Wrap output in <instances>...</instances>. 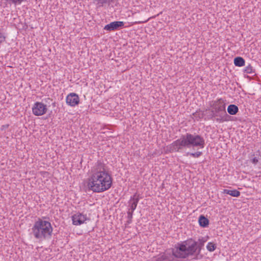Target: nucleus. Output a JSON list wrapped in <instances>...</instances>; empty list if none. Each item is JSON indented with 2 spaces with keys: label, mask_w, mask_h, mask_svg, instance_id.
Segmentation results:
<instances>
[{
  "label": "nucleus",
  "mask_w": 261,
  "mask_h": 261,
  "mask_svg": "<svg viewBox=\"0 0 261 261\" xmlns=\"http://www.w3.org/2000/svg\"><path fill=\"white\" fill-rule=\"evenodd\" d=\"M113 184V178L106 164L98 160L92 167L87 186L90 190L101 193L110 189Z\"/></svg>",
  "instance_id": "nucleus-1"
},
{
  "label": "nucleus",
  "mask_w": 261,
  "mask_h": 261,
  "mask_svg": "<svg viewBox=\"0 0 261 261\" xmlns=\"http://www.w3.org/2000/svg\"><path fill=\"white\" fill-rule=\"evenodd\" d=\"M205 145L204 138L194 133H186L181 135L179 139L174 141L167 146V150L172 152H181L184 149L191 148H203Z\"/></svg>",
  "instance_id": "nucleus-2"
},
{
  "label": "nucleus",
  "mask_w": 261,
  "mask_h": 261,
  "mask_svg": "<svg viewBox=\"0 0 261 261\" xmlns=\"http://www.w3.org/2000/svg\"><path fill=\"white\" fill-rule=\"evenodd\" d=\"M32 230V234L39 242L50 239L51 237L53 228L50 222L38 218L34 222Z\"/></svg>",
  "instance_id": "nucleus-3"
},
{
  "label": "nucleus",
  "mask_w": 261,
  "mask_h": 261,
  "mask_svg": "<svg viewBox=\"0 0 261 261\" xmlns=\"http://www.w3.org/2000/svg\"><path fill=\"white\" fill-rule=\"evenodd\" d=\"M173 254L176 257L185 259L190 256L196 255L198 258L197 241L190 239L177 243L174 246Z\"/></svg>",
  "instance_id": "nucleus-4"
},
{
  "label": "nucleus",
  "mask_w": 261,
  "mask_h": 261,
  "mask_svg": "<svg viewBox=\"0 0 261 261\" xmlns=\"http://www.w3.org/2000/svg\"><path fill=\"white\" fill-rule=\"evenodd\" d=\"M211 107L213 117H217L216 119L217 122H222L227 120L226 117H228V115L225 110V103L222 98L214 101Z\"/></svg>",
  "instance_id": "nucleus-5"
},
{
  "label": "nucleus",
  "mask_w": 261,
  "mask_h": 261,
  "mask_svg": "<svg viewBox=\"0 0 261 261\" xmlns=\"http://www.w3.org/2000/svg\"><path fill=\"white\" fill-rule=\"evenodd\" d=\"M47 111V106L41 102H36L32 107V113L36 116L45 114Z\"/></svg>",
  "instance_id": "nucleus-6"
},
{
  "label": "nucleus",
  "mask_w": 261,
  "mask_h": 261,
  "mask_svg": "<svg viewBox=\"0 0 261 261\" xmlns=\"http://www.w3.org/2000/svg\"><path fill=\"white\" fill-rule=\"evenodd\" d=\"M174 247L172 249V253H164L158 256L156 259V261H178L179 257H176L173 254Z\"/></svg>",
  "instance_id": "nucleus-7"
},
{
  "label": "nucleus",
  "mask_w": 261,
  "mask_h": 261,
  "mask_svg": "<svg viewBox=\"0 0 261 261\" xmlns=\"http://www.w3.org/2000/svg\"><path fill=\"white\" fill-rule=\"evenodd\" d=\"M140 198V194L137 192H136L133 196H132L128 201V210L134 212L137 206Z\"/></svg>",
  "instance_id": "nucleus-8"
},
{
  "label": "nucleus",
  "mask_w": 261,
  "mask_h": 261,
  "mask_svg": "<svg viewBox=\"0 0 261 261\" xmlns=\"http://www.w3.org/2000/svg\"><path fill=\"white\" fill-rule=\"evenodd\" d=\"M67 105L71 107H75L80 102V98L77 94L75 93H70L68 94L66 98Z\"/></svg>",
  "instance_id": "nucleus-9"
},
{
  "label": "nucleus",
  "mask_w": 261,
  "mask_h": 261,
  "mask_svg": "<svg viewBox=\"0 0 261 261\" xmlns=\"http://www.w3.org/2000/svg\"><path fill=\"white\" fill-rule=\"evenodd\" d=\"M87 219V216L80 213L75 214L72 216V223L75 225H80L83 224Z\"/></svg>",
  "instance_id": "nucleus-10"
},
{
  "label": "nucleus",
  "mask_w": 261,
  "mask_h": 261,
  "mask_svg": "<svg viewBox=\"0 0 261 261\" xmlns=\"http://www.w3.org/2000/svg\"><path fill=\"white\" fill-rule=\"evenodd\" d=\"M124 25V22L120 21H116L112 22L104 27V30L108 31H114L117 30L120 28L123 27Z\"/></svg>",
  "instance_id": "nucleus-11"
},
{
  "label": "nucleus",
  "mask_w": 261,
  "mask_h": 261,
  "mask_svg": "<svg viewBox=\"0 0 261 261\" xmlns=\"http://www.w3.org/2000/svg\"><path fill=\"white\" fill-rule=\"evenodd\" d=\"M198 222L201 227H206L209 224V220L204 216L200 215L199 217Z\"/></svg>",
  "instance_id": "nucleus-12"
},
{
  "label": "nucleus",
  "mask_w": 261,
  "mask_h": 261,
  "mask_svg": "<svg viewBox=\"0 0 261 261\" xmlns=\"http://www.w3.org/2000/svg\"><path fill=\"white\" fill-rule=\"evenodd\" d=\"M223 193L236 197H239L241 194L237 190H230L228 189H224Z\"/></svg>",
  "instance_id": "nucleus-13"
},
{
  "label": "nucleus",
  "mask_w": 261,
  "mask_h": 261,
  "mask_svg": "<svg viewBox=\"0 0 261 261\" xmlns=\"http://www.w3.org/2000/svg\"><path fill=\"white\" fill-rule=\"evenodd\" d=\"M238 107L235 105H230L227 108V112L230 115H234L238 112Z\"/></svg>",
  "instance_id": "nucleus-14"
},
{
  "label": "nucleus",
  "mask_w": 261,
  "mask_h": 261,
  "mask_svg": "<svg viewBox=\"0 0 261 261\" xmlns=\"http://www.w3.org/2000/svg\"><path fill=\"white\" fill-rule=\"evenodd\" d=\"M234 64L236 66L242 67L245 65V60L241 57H237L234 59Z\"/></svg>",
  "instance_id": "nucleus-15"
},
{
  "label": "nucleus",
  "mask_w": 261,
  "mask_h": 261,
  "mask_svg": "<svg viewBox=\"0 0 261 261\" xmlns=\"http://www.w3.org/2000/svg\"><path fill=\"white\" fill-rule=\"evenodd\" d=\"M206 241V239L204 238H202L201 239H198V241L197 242L198 254H200L201 249L204 246V243Z\"/></svg>",
  "instance_id": "nucleus-16"
},
{
  "label": "nucleus",
  "mask_w": 261,
  "mask_h": 261,
  "mask_svg": "<svg viewBox=\"0 0 261 261\" xmlns=\"http://www.w3.org/2000/svg\"><path fill=\"white\" fill-rule=\"evenodd\" d=\"M216 244L213 242H208L206 245V249L210 252H213L216 249Z\"/></svg>",
  "instance_id": "nucleus-17"
},
{
  "label": "nucleus",
  "mask_w": 261,
  "mask_h": 261,
  "mask_svg": "<svg viewBox=\"0 0 261 261\" xmlns=\"http://www.w3.org/2000/svg\"><path fill=\"white\" fill-rule=\"evenodd\" d=\"M244 72L248 74H252L255 73V69L251 64L247 65L244 70Z\"/></svg>",
  "instance_id": "nucleus-18"
},
{
  "label": "nucleus",
  "mask_w": 261,
  "mask_h": 261,
  "mask_svg": "<svg viewBox=\"0 0 261 261\" xmlns=\"http://www.w3.org/2000/svg\"><path fill=\"white\" fill-rule=\"evenodd\" d=\"M97 2V4L100 6H103V5L106 4L107 3H110V2H113L115 0H94Z\"/></svg>",
  "instance_id": "nucleus-19"
},
{
  "label": "nucleus",
  "mask_w": 261,
  "mask_h": 261,
  "mask_svg": "<svg viewBox=\"0 0 261 261\" xmlns=\"http://www.w3.org/2000/svg\"><path fill=\"white\" fill-rule=\"evenodd\" d=\"M9 4H13L15 5H20L21 3L24 1V0H5Z\"/></svg>",
  "instance_id": "nucleus-20"
},
{
  "label": "nucleus",
  "mask_w": 261,
  "mask_h": 261,
  "mask_svg": "<svg viewBox=\"0 0 261 261\" xmlns=\"http://www.w3.org/2000/svg\"><path fill=\"white\" fill-rule=\"evenodd\" d=\"M191 156L193 157V158H199V156H200L202 154V152L201 151H197V152H195L194 153H188Z\"/></svg>",
  "instance_id": "nucleus-21"
},
{
  "label": "nucleus",
  "mask_w": 261,
  "mask_h": 261,
  "mask_svg": "<svg viewBox=\"0 0 261 261\" xmlns=\"http://www.w3.org/2000/svg\"><path fill=\"white\" fill-rule=\"evenodd\" d=\"M134 212L132 211L128 210L127 212V219H132Z\"/></svg>",
  "instance_id": "nucleus-22"
},
{
  "label": "nucleus",
  "mask_w": 261,
  "mask_h": 261,
  "mask_svg": "<svg viewBox=\"0 0 261 261\" xmlns=\"http://www.w3.org/2000/svg\"><path fill=\"white\" fill-rule=\"evenodd\" d=\"M6 40L4 34L0 31V43L4 42Z\"/></svg>",
  "instance_id": "nucleus-23"
},
{
  "label": "nucleus",
  "mask_w": 261,
  "mask_h": 261,
  "mask_svg": "<svg viewBox=\"0 0 261 261\" xmlns=\"http://www.w3.org/2000/svg\"><path fill=\"white\" fill-rule=\"evenodd\" d=\"M251 162L252 163L255 165L258 162V160L256 157H254L251 160Z\"/></svg>",
  "instance_id": "nucleus-24"
},
{
  "label": "nucleus",
  "mask_w": 261,
  "mask_h": 261,
  "mask_svg": "<svg viewBox=\"0 0 261 261\" xmlns=\"http://www.w3.org/2000/svg\"><path fill=\"white\" fill-rule=\"evenodd\" d=\"M9 126V124H5V125H3L2 126H1V129L2 130H3L7 128H8Z\"/></svg>",
  "instance_id": "nucleus-25"
},
{
  "label": "nucleus",
  "mask_w": 261,
  "mask_h": 261,
  "mask_svg": "<svg viewBox=\"0 0 261 261\" xmlns=\"http://www.w3.org/2000/svg\"><path fill=\"white\" fill-rule=\"evenodd\" d=\"M132 222V219H128V220L127 221V223H128V224L131 223Z\"/></svg>",
  "instance_id": "nucleus-26"
}]
</instances>
